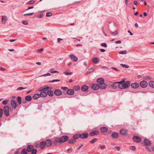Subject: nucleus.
Listing matches in <instances>:
<instances>
[{"mask_svg": "<svg viewBox=\"0 0 154 154\" xmlns=\"http://www.w3.org/2000/svg\"><path fill=\"white\" fill-rule=\"evenodd\" d=\"M51 75V74L49 73H48L45 74H44L42 75L43 76H47Z\"/></svg>", "mask_w": 154, "mask_h": 154, "instance_id": "774afa93", "label": "nucleus"}, {"mask_svg": "<svg viewBox=\"0 0 154 154\" xmlns=\"http://www.w3.org/2000/svg\"><path fill=\"white\" fill-rule=\"evenodd\" d=\"M149 85L150 87L153 88H154V81H150L149 83Z\"/></svg>", "mask_w": 154, "mask_h": 154, "instance_id": "e433bc0d", "label": "nucleus"}, {"mask_svg": "<svg viewBox=\"0 0 154 154\" xmlns=\"http://www.w3.org/2000/svg\"><path fill=\"white\" fill-rule=\"evenodd\" d=\"M94 70V69L93 68H90L89 70L88 71H87L86 73V74H88L91 72H93V71Z\"/></svg>", "mask_w": 154, "mask_h": 154, "instance_id": "79ce46f5", "label": "nucleus"}, {"mask_svg": "<svg viewBox=\"0 0 154 154\" xmlns=\"http://www.w3.org/2000/svg\"><path fill=\"white\" fill-rule=\"evenodd\" d=\"M30 152L31 154H36L37 152V150L36 149L33 148Z\"/></svg>", "mask_w": 154, "mask_h": 154, "instance_id": "4c0bfd02", "label": "nucleus"}, {"mask_svg": "<svg viewBox=\"0 0 154 154\" xmlns=\"http://www.w3.org/2000/svg\"><path fill=\"white\" fill-rule=\"evenodd\" d=\"M97 83L100 86V89H103L107 88V85L104 82V80L103 78H99L97 79Z\"/></svg>", "mask_w": 154, "mask_h": 154, "instance_id": "f257e3e1", "label": "nucleus"}, {"mask_svg": "<svg viewBox=\"0 0 154 154\" xmlns=\"http://www.w3.org/2000/svg\"><path fill=\"white\" fill-rule=\"evenodd\" d=\"M34 14V13H28L26 14H24V16H30V15H32Z\"/></svg>", "mask_w": 154, "mask_h": 154, "instance_id": "bf43d9fd", "label": "nucleus"}, {"mask_svg": "<svg viewBox=\"0 0 154 154\" xmlns=\"http://www.w3.org/2000/svg\"><path fill=\"white\" fill-rule=\"evenodd\" d=\"M94 90H97L99 88H100V86L99 84H93L91 87Z\"/></svg>", "mask_w": 154, "mask_h": 154, "instance_id": "4468645a", "label": "nucleus"}, {"mask_svg": "<svg viewBox=\"0 0 154 154\" xmlns=\"http://www.w3.org/2000/svg\"><path fill=\"white\" fill-rule=\"evenodd\" d=\"M79 134V137L83 139L87 138L89 136V134L87 132H84Z\"/></svg>", "mask_w": 154, "mask_h": 154, "instance_id": "423d86ee", "label": "nucleus"}, {"mask_svg": "<svg viewBox=\"0 0 154 154\" xmlns=\"http://www.w3.org/2000/svg\"><path fill=\"white\" fill-rule=\"evenodd\" d=\"M41 97V95L39 94H35L32 97V98L33 99L36 100L38 98Z\"/></svg>", "mask_w": 154, "mask_h": 154, "instance_id": "a878e982", "label": "nucleus"}, {"mask_svg": "<svg viewBox=\"0 0 154 154\" xmlns=\"http://www.w3.org/2000/svg\"><path fill=\"white\" fill-rule=\"evenodd\" d=\"M111 136L113 139H116L119 137V134L116 132H113L111 134Z\"/></svg>", "mask_w": 154, "mask_h": 154, "instance_id": "f8f14e48", "label": "nucleus"}, {"mask_svg": "<svg viewBox=\"0 0 154 154\" xmlns=\"http://www.w3.org/2000/svg\"><path fill=\"white\" fill-rule=\"evenodd\" d=\"M108 130L107 128L104 127H101L100 128L101 131L102 133H105Z\"/></svg>", "mask_w": 154, "mask_h": 154, "instance_id": "393cba45", "label": "nucleus"}, {"mask_svg": "<svg viewBox=\"0 0 154 154\" xmlns=\"http://www.w3.org/2000/svg\"><path fill=\"white\" fill-rule=\"evenodd\" d=\"M80 134H75L73 136V138L75 140V139L79 138V135Z\"/></svg>", "mask_w": 154, "mask_h": 154, "instance_id": "a19ab883", "label": "nucleus"}, {"mask_svg": "<svg viewBox=\"0 0 154 154\" xmlns=\"http://www.w3.org/2000/svg\"><path fill=\"white\" fill-rule=\"evenodd\" d=\"M92 61L93 63L97 64L99 62V59L97 57H94L92 59Z\"/></svg>", "mask_w": 154, "mask_h": 154, "instance_id": "5701e85b", "label": "nucleus"}, {"mask_svg": "<svg viewBox=\"0 0 154 154\" xmlns=\"http://www.w3.org/2000/svg\"><path fill=\"white\" fill-rule=\"evenodd\" d=\"M97 140L96 138H94L91 140L90 141V142L91 143H94L96 142Z\"/></svg>", "mask_w": 154, "mask_h": 154, "instance_id": "ea45409f", "label": "nucleus"}, {"mask_svg": "<svg viewBox=\"0 0 154 154\" xmlns=\"http://www.w3.org/2000/svg\"><path fill=\"white\" fill-rule=\"evenodd\" d=\"M40 147H41V146L40 144V143L39 144V143H37L35 145V147L37 148H39Z\"/></svg>", "mask_w": 154, "mask_h": 154, "instance_id": "680f3d73", "label": "nucleus"}, {"mask_svg": "<svg viewBox=\"0 0 154 154\" xmlns=\"http://www.w3.org/2000/svg\"><path fill=\"white\" fill-rule=\"evenodd\" d=\"M9 102V100H4L2 102V103L3 105H6Z\"/></svg>", "mask_w": 154, "mask_h": 154, "instance_id": "c03bdc74", "label": "nucleus"}, {"mask_svg": "<svg viewBox=\"0 0 154 154\" xmlns=\"http://www.w3.org/2000/svg\"><path fill=\"white\" fill-rule=\"evenodd\" d=\"M144 144L145 146H150L151 144V143L149 140L145 138L144 139Z\"/></svg>", "mask_w": 154, "mask_h": 154, "instance_id": "dca6fc26", "label": "nucleus"}, {"mask_svg": "<svg viewBox=\"0 0 154 154\" xmlns=\"http://www.w3.org/2000/svg\"><path fill=\"white\" fill-rule=\"evenodd\" d=\"M26 88H23V87H18L17 88V90H18V91H19V90H22V89H26Z\"/></svg>", "mask_w": 154, "mask_h": 154, "instance_id": "8fccbe9b", "label": "nucleus"}, {"mask_svg": "<svg viewBox=\"0 0 154 154\" xmlns=\"http://www.w3.org/2000/svg\"><path fill=\"white\" fill-rule=\"evenodd\" d=\"M73 89L75 91H78L80 89V87L79 85H76L73 87Z\"/></svg>", "mask_w": 154, "mask_h": 154, "instance_id": "58836bf2", "label": "nucleus"}, {"mask_svg": "<svg viewBox=\"0 0 154 154\" xmlns=\"http://www.w3.org/2000/svg\"><path fill=\"white\" fill-rule=\"evenodd\" d=\"M44 87H45L47 91L49 90H51L52 89V87H48V86H45Z\"/></svg>", "mask_w": 154, "mask_h": 154, "instance_id": "37998d69", "label": "nucleus"}, {"mask_svg": "<svg viewBox=\"0 0 154 154\" xmlns=\"http://www.w3.org/2000/svg\"><path fill=\"white\" fill-rule=\"evenodd\" d=\"M145 149L147 151H148V152H151V150L150 149L149 147H146L145 148Z\"/></svg>", "mask_w": 154, "mask_h": 154, "instance_id": "3c124183", "label": "nucleus"}, {"mask_svg": "<svg viewBox=\"0 0 154 154\" xmlns=\"http://www.w3.org/2000/svg\"><path fill=\"white\" fill-rule=\"evenodd\" d=\"M28 152L26 148H23L20 154H27Z\"/></svg>", "mask_w": 154, "mask_h": 154, "instance_id": "c756f323", "label": "nucleus"}, {"mask_svg": "<svg viewBox=\"0 0 154 154\" xmlns=\"http://www.w3.org/2000/svg\"><path fill=\"white\" fill-rule=\"evenodd\" d=\"M127 52L126 51L124 50V51H121L119 52V54H126Z\"/></svg>", "mask_w": 154, "mask_h": 154, "instance_id": "a18cd8bd", "label": "nucleus"}, {"mask_svg": "<svg viewBox=\"0 0 154 154\" xmlns=\"http://www.w3.org/2000/svg\"><path fill=\"white\" fill-rule=\"evenodd\" d=\"M74 92L73 90L72 89H69L67 91V94L69 95H73Z\"/></svg>", "mask_w": 154, "mask_h": 154, "instance_id": "412c9836", "label": "nucleus"}, {"mask_svg": "<svg viewBox=\"0 0 154 154\" xmlns=\"http://www.w3.org/2000/svg\"><path fill=\"white\" fill-rule=\"evenodd\" d=\"M128 130L124 129H122L120 130V133L121 135H125L128 133Z\"/></svg>", "mask_w": 154, "mask_h": 154, "instance_id": "2eb2a0df", "label": "nucleus"}, {"mask_svg": "<svg viewBox=\"0 0 154 154\" xmlns=\"http://www.w3.org/2000/svg\"><path fill=\"white\" fill-rule=\"evenodd\" d=\"M125 80L123 79L122 81L120 82H117V83L118 84V87L119 88H120V85H122L125 82Z\"/></svg>", "mask_w": 154, "mask_h": 154, "instance_id": "2f4dec72", "label": "nucleus"}, {"mask_svg": "<svg viewBox=\"0 0 154 154\" xmlns=\"http://www.w3.org/2000/svg\"><path fill=\"white\" fill-rule=\"evenodd\" d=\"M148 85L147 83L144 80L141 82L140 83V85L142 88H146Z\"/></svg>", "mask_w": 154, "mask_h": 154, "instance_id": "9d476101", "label": "nucleus"}, {"mask_svg": "<svg viewBox=\"0 0 154 154\" xmlns=\"http://www.w3.org/2000/svg\"><path fill=\"white\" fill-rule=\"evenodd\" d=\"M44 17V15L43 14H41L38 15L37 16V17L38 18H41Z\"/></svg>", "mask_w": 154, "mask_h": 154, "instance_id": "0e129e2a", "label": "nucleus"}, {"mask_svg": "<svg viewBox=\"0 0 154 154\" xmlns=\"http://www.w3.org/2000/svg\"><path fill=\"white\" fill-rule=\"evenodd\" d=\"M52 13L50 12L47 13L46 14V16L47 17H50L52 15Z\"/></svg>", "mask_w": 154, "mask_h": 154, "instance_id": "864d4df0", "label": "nucleus"}, {"mask_svg": "<svg viewBox=\"0 0 154 154\" xmlns=\"http://www.w3.org/2000/svg\"><path fill=\"white\" fill-rule=\"evenodd\" d=\"M69 57L72 59H73L74 61L76 62L78 60V58L77 57L75 56L73 54H70Z\"/></svg>", "mask_w": 154, "mask_h": 154, "instance_id": "4be33fe9", "label": "nucleus"}, {"mask_svg": "<svg viewBox=\"0 0 154 154\" xmlns=\"http://www.w3.org/2000/svg\"><path fill=\"white\" fill-rule=\"evenodd\" d=\"M22 23L24 25H27L28 24V22L26 20H23L22 21Z\"/></svg>", "mask_w": 154, "mask_h": 154, "instance_id": "5fc2aeb1", "label": "nucleus"}, {"mask_svg": "<svg viewBox=\"0 0 154 154\" xmlns=\"http://www.w3.org/2000/svg\"><path fill=\"white\" fill-rule=\"evenodd\" d=\"M47 95L50 97L54 95L53 92L52 90L48 91H47Z\"/></svg>", "mask_w": 154, "mask_h": 154, "instance_id": "c85d7f7f", "label": "nucleus"}, {"mask_svg": "<svg viewBox=\"0 0 154 154\" xmlns=\"http://www.w3.org/2000/svg\"><path fill=\"white\" fill-rule=\"evenodd\" d=\"M54 69H53L52 68L51 69H50V72H51V73H59V72L58 71H52V70H54Z\"/></svg>", "mask_w": 154, "mask_h": 154, "instance_id": "6e6d98bb", "label": "nucleus"}, {"mask_svg": "<svg viewBox=\"0 0 154 154\" xmlns=\"http://www.w3.org/2000/svg\"><path fill=\"white\" fill-rule=\"evenodd\" d=\"M61 88L62 90H66L68 89V88L66 87H61Z\"/></svg>", "mask_w": 154, "mask_h": 154, "instance_id": "13d9d810", "label": "nucleus"}, {"mask_svg": "<svg viewBox=\"0 0 154 154\" xmlns=\"http://www.w3.org/2000/svg\"><path fill=\"white\" fill-rule=\"evenodd\" d=\"M3 110L4 114L6 116H8L10 115L9 107L8 106H4Z\"/></svg>", "mask_w": 154, "mask_h": 154, "instance_id": "39448f33", "label": "nucleus"}, {"mask_svg": "<svg viewBox=\"0 0 154 154\" xmlns=\"http://www.w3.org/2000/svg\"><path fill=\"white\" fill-rule=\"evenodd\" d=\"M60 80L59 79H54L52 81H49L48 82H60Z\"/></svg>", "mask_w": 154, "mask_h": 154, "instance_id": "49530a36", "label": "nucleus"}, {"mask_svg": "<svg viewBox=\"0 0 154 154\" xmlns=\"http://www.w3.org/2000/svg\"><path fill=\"white\" fill-rule=\"evenodd\" d=\"M3 114V110L2 108L0 109V117H2Z\"/></svg>", "mask_w": 154, "mask_h": 154, "instance_id": "de8ad7c7", "label": "nucleus"}, {"mask_svg": "<svg viewBox=\"0 0 154 154\" xmlns=\"http://www.w3.org/2000/svg\"><path fill=\"white\" fill-rule=\"evenodd\" d=\"M117 82H114L111 85V87L113 89H116L117 87H118V83Z\"/></svg>", "mask_w": 154, "mask_h": 154, "instance_id": "b1692460", "label": "nucleus"}, {"mask_svg": "<svg viewBox=\"0 0 154 154\" xmlns=\"http://www.w3.org/2000/svg\"><path fill=\"white\" fill-rule=\"evenodd\" d=\"M34 148L32 144L28 145L26 149L28 152H30Z\"/></svg>", "mask_w": 154, "mask_h": 154, "instance_id": "f3484780", "label": "nucleus"}, {"mask_svg": "<svg viewBox=\"0 0 154 154\" xmlns=\"http://www.w3.org/2000/svg\"><path fill=\"white\" fill-rule=\"evenodd\" d=\"M133 140L136 143H139L141 141V138L138 136H134L133 137Z\"/></svg>", "mask_w": 154, "mask_h": 154, "instance_id": "6e6552de", "label": "nucleus"}, {"mask_svg": "<svg viewBox=\"0 0 154 154\" xmlns=\"http://www.w3.org/2000/svg\"><path fill=\"white\" fill-rule=\"evenodd\" d=\"M121 66L123 67H125L126 68H128L129 67L128 66H127L125 64H121Z\"/></svg>", "mask_w": 154, "mask_h": 154, "instance_id": "603ef678", "label": "nucleus"}, {"mask_svg": "<svg viewBox=\"0 0 154 154\" xmlns=\"http://www.w3.org/2000/svg\"><path fill=\"white\" fill-rule=\"evenodd\" d=\"M64 73L66 75H69L72 74V72H70L69 70L67 69L66 70L65 72H64Z\"/></svg>", "mask_w": 154, "mask_h": 154, "instance_id": "f704fd0d", "label": "nucleus"}, {"mask_svg": "<svg viewBox=\"0 0 154 154\" xmlns=\"http://www.w3.org/2000/svg\"><path fill=\"white\" fill-rule=\"evenodd\" d=\"M125 80L123 79L122 81L120 82H117V83L118 84V87L119 88H120V85H122L125 82Z\"/></svg>", "mask_w": 154, "mask_h": 154, "instance_id": "473e14b6", "label": "nucleus"}, {"mask_svg": "<svg viewBox=\"0 0 154 154\" xmlns=\"http://www.w3.org/2000/svg\"><path fill=\"white\" fill-rule=\"evenodd\" d=\"M130 85V83L129 81H126L122 85H120V89H127L129 88Z\"/></svg>", "mask_w": 154, "mask_h": 154, "instance_id": "7ed1b4c3", "label": "nucleus"}, {"mask_svg": "<svg viewBox=\"0 0 154 154\" xmlns=\"http://www.w3.org/2000/svg\"><path fill=\"white\" fill-rule=\"evenodd\" d=\"M38 91L40 92L39 94L41 97H45L47 96V90H46L45 87L44 88L43 87H40L38 88Z\"/></svg>", "mask_w": 154, "mask_h": 154, "instance_id": "f03ea898", "label": "nucleus"}, {"mask_svg": "<svg viewBox=\"0 0 154 154\" xmlns=\"http://www.w3.org/2000/svg\"><path fill=\"white\" fill-rule=\"evenodd\" d=\"M88 87L86 85H83L81 88V90L83 91H86L88 90Z\"/></svg>", "mask_w": 154, "mask_h": 154, "instance_id": "aec40b11", "label": "nucleus"}, {"mask_svg": "<svg viewBox=\"0 0 154 154\" xmlns=\"http://www.w3.org/2000/svg\"><path fill=\"white\" fill-rule=\"evenodd\" d=\"M111 33L113 35H115L118 34V32L117 31H116L115 32L111 31Z\"/></svg>", "mask_w": 154, "mask_h": 154, "instance_id": "09e8293b", "label": "nucleus"}, {"mask_svg": "<svg viewBox=\"0 0 154 154\" xmlns=\"http://www.w3.org/2000/svg\"><path fill=\"white\" fill-rule=\"evenodd\" d=\"M45 141L46 143V146L48 147H49L51 146L53 143L52 140L49 139H48L46 140Z\"/></svg>", "mask_w": 154, "mask_h": 154, "instance_id": "1a4fd4ad", "label": "nucleus"}, {"mask_svg": "<svg viewBox=\"0 0 154 154\" xmlns=\"http://www.w3.org/2000/svg\"><path fill=\"white\" fill-rule=\"evenodd\" d=\"M101 45L105 47H107V45L106 43H102L101 44Z\"/></svg>", "mask_w": 154, "mask_h": 154, "instance_id": "052dcab7", "label": "nucleus"}, {"mask_svg": "<svg viewBox=\"0 0 154 154\" xmlns=\"http://www.w3.org/2000/svg\"><path fill=\"white\" fill-rule=\"evenodd\" d=\"M34 2L35 1L34 0H31L29 2H28V4H34Z\"/></svg>", "mask_w": 154, "mask_h": 154, "instance_id": "4d7b16f0", "label": "nucleus"}, {"mask_svg": "<svg viewBox=\"0 0 154 154\" xmlns=\"http://www.w3.org/2000/svg\"><path fill=\"white\" fill-rule=\"evenodd\" d=\"M69 139V136L66 135L63 136L61 137H59V143L65 142L68 140Z\"/></svg>", "mask_w": 154, "mask_h": 154, "instance_id": "20e7f679", "label": "nucleus"}, {"mask_svg": "<svg viewBox=\"0 0 154 154\" xmlns=\"http://www.w3.org/2000/svg\"><path fill=\"white\" fill-rule=\"evenodd\" d=\"M76 142V140L73 138L69 140L68 142L70 144H73L75 143Z\"/></svg>", "mask_w": 154, "mask_h": 154, "instance_id": "72a5a7b5", "label": "nucleus"}, {"mask_svg": "<svg viewBox=\"0 0 154 154\" xmlns=\"http://www.w3.org/2000/svg\"><path fill=\"white\" fill-rule=\"evenodd\" d=\"M100 148L102 149H105L106 148L105 145L101 146H100Z\"/></svg>", "mask_w": 154, "mask_h": 154, "instance_id": "338daca9", "label": "nucleus"}, {"mask_svg": "<svg viewBox=\"0 0 154 154\" xmlns=\"http://www.w3.org/2000/svg\"><path fill=\"white\" fill-rule=\"evenodd\" d=\"M32 97L30 95L26 96L25 97L26 100L28 101H30L32 100Z\"/></svg>", "mask_w": 154, "mask_h": 154, "instance_id": "cd10ccee", "label": "nucleus"}, {"mask_svg": "<svg viewBox=\"0 0 154 154\" xmlns=\"http://www.w3.org/2000/svg\"><path fill=\"white\" fill-rule=\"evenodd\" d=\"M99 134V131L98 130H94L89 133V135L91 136H92L95 135Z\"/></svg>", "mask_w": 154, "mask_h": 154, "instance_id": "ddd939ff", "label": "nucleus"}, {"mask_svg": "<svg viewBox=\"0 0 154 154\" xmlns=\"http://www.w3.org/2000/svg\"><path fill=\"white\" fill-rule=\"evenodd\" d=\"M44 49L43 48H41L39 49H38L37 50V52L39 53H41L43 51Z\"/></svg>", "mask_w": 154, "mask_h": 154, "instance_id": "69168bd1", "label": "nucleus"}, {"mask_svg": "<svg viewBox=\"0 0 154 154\" xmlns=\"http://www.w3.org/2000/svg\"><path fill=\"white\" fill-rule=\"evenodd\" d=\"M130 149L133 150H134L136 149V148L134 146H132L130 147Z\"/></svg>", "mask_w": 154, "mask_h": 154, "instance_id": "e2e57ef3", "label": "nucleus"}, {"mask_svg": "<svg viewBox=\"0 0 154 154\" xmlns=\"http://www.w3.org/2000/svg\"><path fill=\"white\" fill-rule=\"evenodd\" d=\"M46 143L45 141H42L40 142L41 146V149L43 150L44 149L46 146Z\"/></svg>", "mask_w": 154, "mask_h": 154, "instance_id": "a211bd4d", "label": "nucleus"}, {"mask_svg": "<svg viewBox=\"0 0 154 154\" xmlns=\"http://www.w3.org/2000/svg\"><path fill=\"white\" fill-rule=\"evenodd\" d=\"M59 140L58 139V137H56L54 139V141L53 142L54 144L57 145V142L59 143Z\"/></svg>", "mask_w": 154, "mask_h": 154, "instance_id": "c9c22d12", "label": "nucleus"}, {"mask_svg": "<svg viewBox=\"0 0 154 154\" xmlns=\"http://www.w3.org/2000/svg\"><path fill=\"white\" fill-rule=\"evenodd\" d=\"M62 94L61 91L60 89H56L54 91V94L56 96H59Z\"/></svg>", "mask_w": 154, "mask_h": 154, "instance_id": "9b49d317", "label": "nucleus"}, {"mask_svg": "<svg viewBox=\"0 0 154 154\" xmlns=\"http://www.w3.org/2000/svg\"><path fill=\"white\" fill-rule=\"evenodd\" d=\"M7 20V18L6 16H3L2 17V24H5L6 21Z\"/></svg>", "mask_w": 154, "mask_h": 154, "instance_id": "bb28decb", "label": "nucleus"}, {"mask_svg": "<svg viewBox=\"0 0 154 154\" xmlns=\"http://www.w3.org/2000/svg\"><path fill=\"white\" fill-rule=\"evenodd\" d=\"M131 87L133 88H136L139 86V84L137 82L132 83L131 85Z\"/></svg>", "mask_w": 154, "mask_h": 154, "instance_id": "6ab92c4d", "label": "nucleus"}, {"mask_svg": "<svg viewBox=\"0 0 154 154\" xmlns=\"http://www.w3.org/2000/svg\"><path fill=\"white\" fill-rule=\"evenodd\" d=\"M11 104L12 107L14 109H15L18 105L17 102L14 99L11 100Z\"/></svg>", "mask_w": 154, "mask_h": 154, "instance_id": "0eeeda50", "label": "nucleus"}, {"mask_svg": "<svg viewBox=\"0 0 154 154\" xmlns=\"http://www.w3.org/2000/svg\"><path fill=\"white\" fill-rule=\"evenodd\" d=\"M17 101L19 105H20L22 103L21 98L20 96L17 97Z\"/></svg>", "mask_w": 154, "mask_h": 154, "instance_id": "7c9ffc66", "label": "nucleus"}]
</instances>
